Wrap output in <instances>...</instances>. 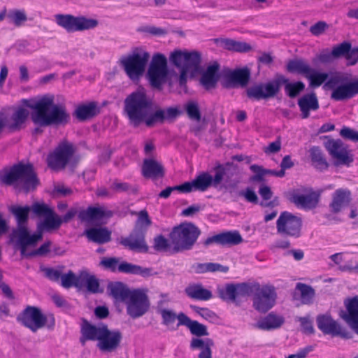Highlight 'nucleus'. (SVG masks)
<instances>
[{
    "label": "nucleus",
    "mask_w": 358,
    "mask_h": 358,
    "mask_svg": "<svg viewBox=\"0 0 358 358\" xmlns=\"http://www.w3.org/2000/svg\"><path fill=\"white\" fill-rule=\"evenodd\" d=\"M124 113L134 127L143 123L147 127H153L174 122L181 112L178 107L160 106L144 89H138L125 98Z\"/></svg>",
    "instance_id": "1"
},
{
    "label": "nucleus",
    "mask_w": 358,
    "mask_h": 358,
    "mask_svg": "<svg viewBox=\"0 0 358 358\" xmlns=\"http://www.w3.org/2000/svg\"><path fill=\"white\" fill-rule=\"evenodd\" d=\"M80 342L83 346L87 341H97V348L102 352H111L120 345L122 334L119 330L110 331L106 324H92L84 320L81 327Z\"/></svg>",
    "instance_id": "2"
},
{
    "label": "nucleus",
    "mask_w": 358,
    "mask_h": 358,
    "mask_svg": "<svg viewBox=\"0 0 358 358\" xmlns=\"http://www.w3.org/2000/svg\"><path fill=\"white\" fill-rule=\"evenodd\" d=\"M0 179L6 185H15L21 187L26 192L32 191L39 184V180L31 164L20 162L9 169H4L0 172Z\"/></svg>",
    "instance_id": "3"
},
{
    "label": "nucleus",
    "mask_w": 358,
    "mask_h": 358,
    "mask_svg": "<svg viewBox=\"0 0 358 358\" xmlns=\"http://www.w3.org/2000/svg\"><path fill=\"white\" fill-rule=\"evenodd\" d=\"M37 108L39 110L36 124L39 127L65 125L70 121L71 117L65 106L55 104L52 95H47L45 101L38 105Z\"/></svg>",
    "instance_id": "4"
},
{
    "label": "nucleus",
    "mask_w": 358,
    "mask_h": 358,
    "mask_svg": "<svg viewBox=\"0 0 358 358\" xmlns=\"http://www.w3.org/2000/svg\"><path fill=\"white\" fill-rule=\"evenodd\" d=\"M200 234L201 230L192 222H182L174 227L169 236L173 252L192 250Z\"/></svg>",
    "instance_id": "5"
},
{
    "label": "nucleus",
    "mask_w": 358,
    "mask_h": 358,
    "mask_svg": "<svg viewBox=\"0 0 358 358\" xmlns=\"http://www.w3.org/2000/svg\"><path fill=\"white\" fill-rule=\"evenodd\" d=\"M150 53L142 48H135L131 52L119 59L127 76L132 80H138L145 72Z\"/></svg>",
    "instance_id": "6"
},
{
    "label": "nucleus",
    "mask_w": 358,
    "mask_h": 358,
    "mask_svg": "<svg viewBox=\"0 0 358 358\" xmlns=\"http://www.w3.org/2000/svg\"><path fill=\"white\" fill-rule=\"evenodd\" d=\"M140 223L145 224V227L151 224V220L146 210L140 212L134 229L127 237L122 238L120 243L131 251L148 252V245L145 239L146 229L140 226Z\"/></svg>",
    "instance_id": "7"
},
{
    "label": "nucleus",
    "mask_w": 358,
    "mask_h": 358,
    "mask_svg": "<svg viewBox=\"0 0 358 358\" xmlns=\"http://www.w3.org/2000/svg\"><path fill=\"white\" fill-rule=\"evenodd\" d=\"M17 321L34 333L44 327L51 330L55 327L53 315H44L41 310L36 306H28L17 315Z\"/></svg>",
    "instance_id": "8"
},
{
    "label": "nucleus",
    "mask_w": 358,
    "mask_h": 358,
    "mask_svg": "<svg viewBox=\"0 0 358 358\" xmlns=\"http://www.w3.org/2000/svg\"><path fill=\"white\" fill-rule=\"evenodd\" d=\"M30 210L31 208L28 206L24 207L12 206L10 207V211L15 215L17 223V228L13 229L10 234V239L15 243L20 241L22 246L24 245V243H33L36 238H40V235L37 236H31L28 228L25 225L29 218Z\"/></svg>",
    "instance_id": "9"
},
{
    "label": "nucleus",
    "mask_w": 358,
    "mask_h": 358,
    "mask_svg": "<svg viewBox=\"0 0 358 358\" xmlns=\"http://www.w3.org/2000/svg\"><path fill=\"white\" fill-rule=\"evenodd\" d=\"M169 69L166 57L161 53L152 56L150 63L147 78L151 87L154 89L162 90L167 81Z\"/></svg>",
    "instance_id": "10"
},
{
    "label": "nucleus",
    "mask_w": 358,
    "mask_h": 358,
    "mask_svg": "<svg viewBox=\"0 0 358 358\" xmlns=\"http://www.w3.org/2000/svg\"><path fill=\"white\" fill-rule=\"evenodd\" d=\"M170 62L178 69H183L192 73L199 71L201 54L198 51L175 50L169 56Z\"/></svg>",
    "instance_id": "11"
},
{
    "label": "nucleus",
    "mask_w": 358,
    "mask_h": 358,
    "mask_svg": "<svg viewBox=\"0 0 358 358\" xmlns=\"http://www.w3.org/2000/svg\"><path fill=\"white\" fill-rule=\"evenodd\" d=\"M55 19L57 24L69 33L92 29L99 24V21L96 19L84 16L75 17L69 14L57 15Z\"/></svg>",
    "instance_id": "12"
},
{
    "label": "nucleus",
    "mask_w": 358,
    "mask_h": 358,
    "mask_svg": "<svg viewBox=\"0 0 358 358\" xmlns=\"http://www.w3.org/2000/svg\"><path fill=\"white\" fill-rule=\"evenodd\" d=\"M75 152L73 145L66 141L60 143L47 157V163L54 170L64 169Z\"/></svg>",
    "instance_id": "13"
},
{
    "label": "nucleus",
    "mask_w": 358,
    "mask_h": 358,
    "mask_svg": "<svg viewBox=\"0 0 358 358\" xmlns=\"http://www.w3.org/2000/svg\"><path fill=\"white\" fill-rule=\"evenodd\" d=\"M124 303L127 306V313L133 319L142 317L150 308L148 295L139 289H133Z\"/></svg>",
    "instance_id": "14"
},
{
    "label": "nucleus",
    "mask_w": 358,
    "mask_h": 358,
    "mask_svg": "<svg viewBox=\"0 0 358 358\" xmlns=\"http://www.w3.org/2000/svg\"><path fill=\"white\" fill-rule=\"evenodd\" d=\"M302 220L291 213L282 212L276 222L278 234L289 237L299 238L301 235Z\"/></svg>",
    "instance_id": "15"
},
{
    "label": "nucleus",
    "mask_w": 358,
    "mask_h": 358,
    "mask_svg": "<svg viewBox=\"0 0 358 358\" xmlns=\"http://www.w3.org/2000/svg\"><path fill=\"white\" fill-rule=\"evenodd\" d=\"M277 294L275 287L271 285L260 287L259 285L255 289L253 306L260 313H266L275 303Z\"/></svg>",
    "instance_id": "16"
},
{
    "label": "nucleus",
    "mask_w": 358,
    "mask_h": 358,
    "mask_svg": "<svg viewBox=\"0 0 358 358\" xmlns=\"http://www.w3.org/2000/svg\"><path fill=\"white\" fill-rule=\"evenodd\" d=\"M318 329L325 335L340 336L342 338L350 339L352 336L345 328L328 314L318 315L316 317Z\"/></svg>",
    "instance_id": "17"
},
{
    "label": "nucleus",
    "mask_w": 358,
    "mask_h": 358,
    "mask_svg": "<svg viewBox=\"0 0 358 358\" xmlns=\"http://www.w3.org/2000/svg\"><path fill=\"white\" fill-rule=\"evenodd\" d=\"M214 187H217L222 182L224 183L226 188H234L238 180L236 179L238 173V166L233 163L218 164L215 169Z\"/></svg>",
    "instance_id": "18"
},
{
    "label": "nucleus",
    "mask_w": 358,
    "mask_h": 358,
    "mask_svg": "<svg viewBox=\"0 0 358 358\" xmlns=\"http://www.w3.org/2000/svg\"><path fill=\"white\" fill-rule=\"evenodd\" d=\"M324 145L335 160L336 166H349L353 162L352 157L349 155L348 146L341 139L328 138Z\"/></svg>",
    "instance_id": "19"
},
{
    "label": "nucleus",
    "mask_w": 358,
    "mask_h": 358,
    "mask_svg": "<svg viewBox=\"0 0 358 358\" xmlns=\"http://www.w3.org/2000/svg\"><path fill=\"white\" fill-rule=\"evenodd\" d=\"M243 241V238L238 231H229L210 236L204 240L202 244L205 248L213 244L233 246L241 243Z\"/></svg>",
    "instance_id": "20"
},
{
    "label": "nucleus",
    "mask_w": 358,
    "mask_h": 358,
    "mask_svg": "<svg viewBox=\"0 0 358 358\" xmlns=\"http://www.w3.org/2000/svg\"><path fill=\"white\" fill-rule=\"evenodd\" d=\"M250 75V71L248 67L234 71L228 70L223 74V85L225 87H231L236 85L244 87L248 84Z\"/></svg>",
    "instance_id": "21"
},
{
    "label": "nucleus",
    "mask_w": 358,
    "mask_h": 358,
    "mask_svg": "<svg viewBox=\"0 0 358 358\" xmlns=\"http://www.w3.org/2000/svg\"><path fill=\"white\" fill-rule=\"evenodd\" d=\"M345 312L341 313V317L345 320L353 331L358 335V296L346 298L344 300Z\"/></svg>",
    "instance_id": "22"
},
{
    "label": "nucleus",
    "mask_w": 358,
    "mask_h": 358,
    "mask_svg": "<svg viewBox=\"0 0 358 358\" xmlns=\"http://www.w3.org/2000/svg\"><path fill=\"white\" fill-rule=\"evenodd\" d=\"M185 193L194 191L205 192L210 187H214V176L208 172H202L194 180L182 183Z\"/></svg>",
    "instance_id": "23"
},
{
    "label": "nucleus",
    "mask_w": 358,
    "mask_h": 358,
    "mask_svg": "<svg viewBox=\"0 0 358 358\" xmlns=\"http://www.w3.org/2000/svg\"><path fill=\"white\" fill-rule=\"evenodd\" d=\"M297 105L302 119L308 118L311 111H317L320 108L319 100L315 92L302 95L298 99Z\"/></svg>",
    "instance_id": "24"
},
{
    "label": "nucleus",
    "mask_w": 358,
    "mask_h": 358,
    "mask_svg": "<svg viewBox=\"0 0 358 358\" xmlns=\"http://www.w3.org/2000/svg\"><path fill=\"white\" fill-rule=\"evenodd\" d=\"M356 94H358V82L354 80L350 82L346 81L335 88L331 94V99L335 101H344L354 97Z\"/></svg>",
    "instance_id": "25"
},
{
    "label": "nucleus",
    "mask_w": 358,
    "mask_h": 358,
    "mask_svg": "<svg viewBox=\"0 0 358 358\" xmlns=\"http://www.w3.org/2000/svg\"><path fill=\"white\" fill-rule=\"evenodd\" d=\"M40 235V238L36 239V241H34V242L30 243H24V245L22 246L20 241H18L17 243H15V247L19 248L20 250L21 256L22 257H32L35 256H43L46 255L49 252V248L51 244L50 241H47L44 243L43 245H41L37 250H33L31 252H27V248L29 246H33L34 247L36 243L41 241L43 238L42 231H38L37 233L32 234L31 236H38Z\"/></svg>",
    "instance_id": "26"
},
{
    "label": "nucleus",
    "mask_w": 358,
    "mask_h": 358,
    "mask_svg": "<svg viewBox=\"0 0 358 358\" xmlns=\"http://www.w3.org/2000/svg\"><path fill=\"white\" fill-rule=\"evenodd\" d=\"M29 110L22 106L14 108L8 119L5 118V126L11 131L20 130L29 117Z\"/></svg>",
    "instance_id": "27"
},
{
    "label": "nucleus",
    "mask_w": 358,
    "mask_h": 358,
    "mask_svg": "<svg viewBox=\"0 0 358 358\" xmlns=\"http://www.w3.org/2000/svg\"><path fill=\"white\" fill-rule=\"evenodd\" d=\"M351 192L348 189H336L332 194V200L329 204L331 212L338 213L347 207L351 202Z\"/></svg>",
    "instance_id": "28"
},
{
    "label": "nucleus",
    "mask_w": 358,
    "mask_h": 358,
    "mask_svg": "<svg viewBox=\"0 0 358 358\" xmlns=\"http://www.w3.org/2000/svg\"><path fill=\"white\" fill-rule=\"evenodd\" d=\"M163 165L154 158H147L143 160L142 174L145 178L157 179L164 176Z\"/></svg>",
    "instance_id": "29"
},
{
    "label": "nucleus",
    "mask_w": 358,
    "mask_h": 358,
    "mask_svg": "<svg viewBox=\"0 0 358 358\" xmlns=\"http://www.w3.org/2000/svg\"><path fill=\"white\" fill-rule=\"evenodd\" d=\"M107 293L115 301L124 303L131 291L128 286L122 282H109L107 285Z\"/></svg>",
    "instance_id": "30"
},
{
    "label": "nucleus",
    "mask_w": 358,
    "mask_h": 358,
    "mask_svg": "<svg viewBox=\"0 0 358 358\" xmlns=\"http://www.w3.org/2000/svg\"><path fill=\"white\" fill-rule=\"evenodd\" d=\"M215 343L212 338H193L190 342V348L199 350L198 358H213L212 348Z\"/></svg>",
    "instance_id": "31"
},
{
    "label": "nucleus",
    "mask_w": 358,
    "mask_h": 358,
    "mask_svg": "<svg viewBox=\"0 0 358 358\" xmlns=\"http://www.w3.org/2000/svg\"><path fill=\"white\" fill-rule=\"evenodd\" d=\"M276 91L277 87L274 88L271 85H268V83H266L249 87L246 91V94L250 99L261 100L274 97Z\"/></svg>",
    "instance_id": "32"
},
{
    "label": "nucleus",
    "mask_w": 358,
    "mask_h": 358,
    "mask_svg": "<svg viewBox=\"0 0 358 358\" xmlns=\"http://www.w3.org/2000/svg\"><path fill=\"white\" fill-rule=\"evenodd\" d=\"M179 322L177 326H185L187 327L192 334L196 336V338H201V336H207L209 335L207 327L203 324L199 323L196 320H192L185 314H181L179 318Z\"/></svg>",
    "instance_id": "33"
},
{
    "label": "nucleus",
    "mask_w": 358,
    "mask_h": 358,
    "mask_svg": "<svg viewBox=\"0 0 358 358\" xmlns=\"http://www.w3.org/2000/svg\"><path fill=\"white\" fill-rule=\"evenodd\" d=\"M84 235L88 241L98 244H104L111 240V231L106 227L90 228L85 231Z\"/></svg>",
    "instance_id": "34"
},
{
    "label": "nucleus",
    "mask_w": 358,
    "mask_h": 358,
    "mask_svg": "<svg viewBox=\"0 0 358 358\" xmlns=\"http://www.w3.org/2000/svg\"><path fill=\"white\" fill-rule=\"evenodd\" d=\"M214 42L217 46L229 51L247 52L252 49V47L245 42L230 38H217L214 39Z\"/></svg>",
    "instance_id": "35"
},
{
    "label": "nucleus",
    "mask_w": 358,
    "mask_h": 358,
    "mask_svg": "<svg viewBox=\"0 0 358 358\" xmlns=\"http://www.w3.org/2000/svg\"><path fill=\"white\" fill-rule=\"evenodd\" d=\"M219 69L220 65L217 62L207 67L200 78V83L205 89L210 90L215 87L220 78L218 74Z\"/></svg>",
    "instance_id": "36"
},
{
    "label": "nucleus",
    "mask_w": 358,
    "mask_h": 358,
    "mask_svg": "<svg viewBox=\"0 0 358 358\" xmlns=\"http://www.w3.org/2000/svg\"><path fill=\"white\" fill-rule=\"evenodd\" d=\"M186 295L192 299L208 301L213 297L211 291L204 288L201 283L189 284L185 289Z\"/></svg>",
    "instance_id": "37"
},
{
    "label": "nucleus",
    "mask_w": 358,
    "mask_h": 358,
    "mask_svg": "<svg viewBox=\"0 0 358 358\" xmlns=\"http://www.w3.org/2000/svg\"><path fill=\"white\" fill-rule=\"evenodd\" d=\"M99 112L97 104L95 102H90L87 104L78 106L73 113V115L79 121H85L95 117Z\"/></svg>",
    "instance_id": "38"
},
{
    "label": "nucleus",
    "mask_w": 358,
    "mask_h": 358,
    "mask_svg": "<svg viewBox=\"0 0 358 358\" xmlns=\"http://www.w3.org/2000/svg\"><path fill=\"white\" fill-rule=\"evenodd\" d=\"M106 215V212L102 208L90 206L87 209H80L78 219L83 222H92L101 220Z\"/></svg>",
    "instance_id": "39"
},
{
    "label": "nucleus",
    "mask_w": 358,
    "mask_h": 358,
    "mask_svg": "<svg viewBox=\"0 0 358 358\" xmlns=\"http://www.w3.org/2000/svg\"><path fill=\"white\" fill-rule=\"evenodd\" d=\"M192 269L196 274H203L206 273L221 272L227 273L229 271V267L223 266L219 263H195L192 265Z\"/></svg>",
    "instance_id": "40"
},
{
    "label": "nucleus",
    "mask_w": 358,
    "mask_h": 358,
    "mask_svg": "<svg viewBox=\"0 0 358 358\" xmlns=\"http://www.w3.org/2000/svg\"><path fill=\"white\" fill-rule=\"evenodd\" d=\"M320 194L311 192L308 194H295L293 196V202L304 208L312 209L316 207L319 202Z\"/></svg>",
    "instance_id": "41"
},
{
    "label": "nucleus",
    "mask_w": 358,
    "mask_h": 358,
    "mask_svg": "<svg viewBox=\"0 0 358 358\" xmlns=\"http://www.w3.org/2000/svg\"><path fill=\"white\" fill-rule=\"evenodd\" d=\"M117 271L120 273L140 275L143 277H148L152 275V268H143L141 266L127 262L120 263L117 266Z\"/></svg>",
    "instance_id": "42"
},
{
    "label": "nucleus",
    "mask_w": 358,
    "mask_h": 358,
    "mask_svg": "<svg viewBox=\"0 0 358 358\" xmlns=\"http://www.w3.org/2000/svg\"><path fill=\"white\" fill-rule=\"evenodd\" d=\"M283 322L284 320L282 317L270 313L263 319L259 320L255 326L259 329L269 331L279 328Z\"/></svg>",
    "instance_id": "43"
},
{
    "label": "nucleus",
    "mask_w": 358,
    "mask_h": 358,
    "mask_svg": "<svg viewBox=\"0 0 358 358\" xmlns=\"http://www.w3.org/2000/svg\"><path fill=\"white\" fill-rule=\"evenodd\" d=\"M309 152L312 163L317 169L322 171L328 168L329 164L319 147L313 146L310 148Z\"/></svg>",
    "instance_id": "44"
},
{
    "label": "nucleus",
    "mask_w": 358,
    "mask_h": 358,
    "mask_svg": "<svg viewBox=\"0 0 358 358\" xmlns=\"http://www.w3.org/2000/svg\"><path fill=\"white\" fill-rule=\"evenodd\" d=\"M62 224V218L52 210L45 217L44 221L38 226V231L57 229Z\"/></svg>",
    "instance_id": "45"
},
{
    "label": "nucleus",
    "mask_w": 358,
    "mask_h": 358,
    "mask_svg": "<svg viewBox=\"0 0 358 358\" xmlns=\"http://www.w3.org/2000/svg\"><path fill=\"white\" fill-rule=\"evenodd\" d=\"M296 289L300 292V300L302 304L310 305L313 303L315 291L310 285L298 282L296 285Z\"/></svg>",
    "instance_id": "46"
},
{
    "label": "nucleus",
    "mask_w": 358,
    "mask_h": 358,
    "mask_svg": "<svg viewBox=\"0 0 358 358\" xmlns=\"http://www.w3.org/2000/svg\"><path fill=\"white\" fill-rule=\"evenodd\" d=\"M287 70L289 73H296L306 77L312 71V68L303 59H292L287 63Z\"/></svg>",
    "instance_id": "47"
},
{
    "label": "nucleus",
    "mask_w": 358,
    "mask_h": 358,
    "mask_svg": "<svg viewBox=\"0 0 358 358\" xmlns=\"http://www.w3.org/2000/svg\"><path fill=\"white\" fill-rule=\"evenodd\" d=\"M185 110L188 117L196 122H199L201 119V113L199 103L194 101L187 102L184 106Z\"/></svg>",
    "instance_id": "48"
},
{
    "label": "nucleus",
    "mask_w": 358,
    "mask_h": 358,
    "mask_svg": "<svg viewBox=\"0 0 358 358\" xmlns=\"http://www.w3.org/2000/svg\"><path fill=\"white\" fill-rule=\"evenodd\" d=\"M305 84L302 81L287 83L285 85L286 94L291 99L298 96L305 90Z\"/></svg>",
    "instance_id": "49"
},
{
    "label": "nucleus",
    "mask_w": 358,
    "mask_h": 358,
    "mask_svg": "<svg viewBox=\"0 0 358 358\" xmlns=\"http://www.w3.org/2000/svg\"><path fill=\"white\" fill-rule=\"evenodd\" d=\"M306 78L310 80L312 87H319L325 81H327L329 74L327 73L318 72L312 69V71Z\"/></svg>",
    "instance_id": "50"
},
{
    "label": "nucleus",
    "mask_w": 358,
    "mask_h": 358,
    "mask_svg": "<svg viewBox=\"0 0 358 358\" xmlns=\"http://www.w3.org/2000/svg\"><path fill=\"white\" fill-rule=\"evenodd\" d=\"M159 313L162 318V324L168 327L173 324L176 319L179 322L180 315L185 314L181 312L177 315L173 310L166 308L160 309Z\"/></svg>",
    "instance_id": "51"
},
{
    "label": "nucleus",
    "mask_w": 358,
    "mask_h": 358,
    "mask_svg": "<svg viewBox=\"0 0 358 358\" xmlns=\"http://www.w3.org/2000/svg\"><path fill=\"white\" fill-rule=\"evenodd\" d=\"M219 296L223 300H229L234 301L237 296V287L236 285L229 284L226 287L218 289Z\"/></svg>",
    "instance_id": "52"
},
{
    "label": "nucleus",
    "mask_w": 358,
    "mask_h": 358,
    "mask_svg": "<svg viewBox=\"0 0 358 358\" xmlns=\"http://www.w3.org/2000/svg\"><path fill=\"white\" fill-rule=\"evenodd\" d=\"M47 99V95L43 96L41 99H40L38 101L32 103L31 100L29 99H22V103L26 106L27 107L34 110V111L32 112L31 117L33 122L36 124L37 118H38V113L39 109L37 108L38 105H39L41 103H43Z\"/></svg>",
    "instance_id": "53"
},
{
    "label": "nucleus",
    "mask_w": 358,
    "mask_h": 358,
    "mask_svg": "<svg viewBox=\"0 0 358 358\" xmlns=\"http://www.w3.org/2000/svg\"><path fill=\"white\" fill-rule=\"evenodd\" d=\"M348 81V78L341 73H336L332 75L325 83V86L331 90H334L338 85Z\"/></svg>",
    "instance_id": "54"
},
{
    "label": "nucleus",
    "mask_w": 358,
    "mask_h": 358,
    "mask_svg": "<svg viewBox=\"0 0 358 358\" xmlns=\"http://www.w3.org/2000/svg\"><path fill=\"white\" fill-rule=\"evenodd\" d=\"M63 268L64 266H61L57 268H42V271H43L45 276L50 280L53 282H58L62 279Z\"/></svg>",
    "instance_id": "55"
},
{
    "label": "nucleus",
    "mask_w": 358,
    "mask_h": 358,
    "mask_svg": "<svg viewBox=\"0 0 358 358\" xmlns=\"http://www.w3.org/2000/svg\"><path fill=\"white\" fill-rule=\"evenodd\" d=\"M171 246H172L171 241L169 242L164 236L159 235L154 238V248L159 252H166Z\"/></svg>",
    "instance_id": "56"
},
{
    "label": "nucleus",
    "mask_w": 358,
    "mask_h": 358,
    "mask_svg": "<svg viewBox=\"0 0 358 358\" xmlns=\"http://www.w3.org/2000/svg\"><path fill=\"white\" fill-rule=\"evenodd\" d=\"M8 17L17 27L21 26L27 20L25 12L21 10H15L10 12Z\"/></svg>",
    "instance_id": "57"
},
{
    "label": "nucleus",
    "mask_w": 358,
    "mask_h": 358,
    "mask_svg": "<svg viewBox=\"0 0 358 358\" xmlns=\"http://www.w3.org/2000/svg\"><path fill=\"white\" fill-rule=\"evenodd\" d=\"M87 280H88L86 283V287H85L87 292L92 293V294L103 292V289H100V284H99V279L94 275L90 273V275H89Z\"/></svg>",
    "instance_id": "58"
},
{
    "label": "nucleus",
    "mask_w": 358,
    "mask_h": 358,
    "mask_svg": "<svg viewBox=\"0 0 358 358\" xmlns=\"http://www.w3.org/2000/svg\"><path fill=\"white\" fill-rule=\"evenodd\" d=\"M352 50L351 43L349 42H343L337 46H335L333 50V55L335 58H338L342 56H346Z\"/></svg>",
    "instance_id": "59"
},
{
    "label": "nucleus",
    "mask_w": 358,
    "mask_h": 358,
    "mask_svg": "<svg viewBox=\"0 0 358 358\" xmlns=\"http://www.w3.org/2000/svg\"><path fill=\"white\" fill-rule=\"evenodd\" d=\"M120 264V259L117 257H103L99 265L105 269L110 270L115 272L117 270V266Z\"/></svg>",
    "instance_id": "60"
},
{
    "label": "nucleus",
    "mask_w": 358,
    "mask_h": 358,
    "mask_svg": "<svg viewBox=\"0 0 358 358\" xmlns=\"http://www.w3.org/2000/svg\"><path fill=\"white\" fill-rule=\"evenodd\" d=\"M90 272L86 270H81L78 275H76L75 287L80 290L86 287Z\"/></svg>",
    "instance_id": "61"
},
{
    "label": "nucleus",
    "mask_w": 358,
    "mask_h": 358,
    "mask_svg": "<svg viewBox=\"0 0 358 358\" xmlns=\"http://www.w3.org/2000/svg\"><path fill=\"white\" fill-rule=\"evenodd\" d=\"M190 308L205 320H213L216 317L215 313L207 308H201L194 305H191Z\"/></svg>",
    "instance_id": "62"
},
{
    "label": "nucleus",
    "mask_w": 358,
    "mask_h": 358,
    "mask_svg": "<svg viewBox=\"0 0 358 358\" xmlns=\"http://www.w3.org/2000/svg\"><path fill=\"white\" fill-rule=\"evenodd\" d=\"M76 274L69 270L66 273H63L61 279V285L65 289L75 287Z\"/></svg>",
    "instance_id": "63"
},
{
    "label": "nucleus",
    "mask_w": 358,
    "mask_h": 358,
    "mask_svg": "<svg viewBox=\"0 0 358 358\" xmlns=\"http://www.w3.org/2000/svg\"><path fill=\"white\" fill-rule=\"evenodd\" d=\"M340 135L345 139L358 142V131L348 127H343L340 131Z\"/></svg>",
    "instance_id": "64"
}]
</instances>
